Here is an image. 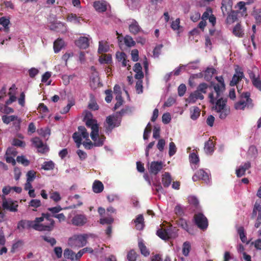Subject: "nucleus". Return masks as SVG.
I'll use <instances>...</instances> for the list:
<instances>
[{"mask_svg":"<svg viewBox=\"0 0 261 261\" xmlns=\"http://www.w3.org/2000/svg\"><path fill=\"white\" fill-rule=\"evenodd\" d=\"M89 115L91 116V114L90 113L87 114L84 117V121L86 126L91 129V137L92 140L94 141V143L89 140L88 142H84L83 144L85 148L87 149H90L92 148L94 145L96 146H101L103 144L105 137H99V126L97 122V120L92 118L88 117Z\"/></svg>","mask_w":261,"mask_h":261,"instance_id":"nucleus-1","label":"nucleus"},{"mask_svg":"<svg viewBox=\"0 0 261 261\" xmlns=\"http://www.w3.org/2000/svg\"><path fill=\"white\" fill-rule=\"evenodd\" d=\"M42 222V218H36L34 221L26 220L25 226L28 229L32 228L38 231H45L50 229L49 226H43V224H40Z\"/></svg>","mask_w":261,"mask_h":261,"instance_id":"nucleus-2","label":"nucleus"},{"mask_svg":"<svg viewBox=\"0 0 261 261\" xmlns=\"http://www.w3.org/2000/svg\"><path fill=\"white\" fill-rule=\"evenodd\" d=\"M2 207L4 210L11 212H17L18 211V202L13 200L11 198L7 199L5 196L2 197Z\"/></svg>","mask_w":261,"mask_h":261,"instance_id":"nucleus-3","label":"nucleus"},{"mask_svg":"<svg viewBox=\"0 0 261 261\" xmlns=\"http://www.w3.org/2000/svg\"><path fill=\"white\" fill-rule=\"evenodd\" d=\"M195 224L198 228L205 230L208 226V220L206 217L201 213L195 214L194 216Z\"/></svg>","mask_w":261,"mask_h":261,"instance_id":"nucleus-4","label":"nucleus"},{"mask_svg":"<svg viewBox=\"0 0 261 261\" xmlns=\"http://www.w3.org/2000/svg\"><path fill=\"white\" fill-rule=\"evenodd\" d=\"M106 123L108 126L106 128L107 133H111L113 129L116 127H118L120 125L121 119H118L116 116L110 115L107 117Z\"/></svg>","mask_w":261,"mask_h":261,"instance_id":"nucleus-5","label":"nucleus"},{"mask_svg":"<svg viewBox=\"0 0 261 261\" xmlns=\"http://www.w3.org/2000/svg\"><path fill=\"white\" fill-rule=\"evenodd\" d=\"M211 86H213V88L216 93V96L215 97L213 93L211 92L208 94V98H210V102L214 104L215 102V99L219 98L221 93L225 90V85L222 84L221 85L218 84H212Z\"/></svg>","mask_w":261,"mask_h":261,"instance_id":"nucleus-6","label":"nucleus"},{"mask_svg":"<svg viewBox=\"0 0 261 261\" xmlns=\"http://www.w3.org/2000/svg\"><path fill=\"white\" fill-rule=\"evenodd\" d=\"M244 75L242 68L239 65L235 66V73L233 74L232 80L230 82V86H234L244 78Z\"/></svg>","mask_w":261,"mask_h":261,"instance_id":"nucleus-7","label":"nucleus"},{"mask_svg":"<svg viewBox=\"0 0 261 261\" xmlns=\"http://www.w3.org/2000/svg\"><path fill=\"white\" fill-rule=\"evenodd\" d=\"M257 214H258V216L257 217L256 222L254 224V226L256 228L259 227L261 224V205L255 202L251 214V219H254L256 217Z\"/></svg>","mask_w":261,"mask_h":261,"instance_id":"nucleus-8","label":"nucleus"},{"mask_svg":"<svg viewBox=\"0 0 261 261\" xmlns=\"http://www.w3.org/2000/svg\"><path fill=\"white\" fill-rule=\"evenodd\" d=\"M87 222V217L83 214H77L71 220L72 224L76 226H82Z\"/></svg>","mask_w":261,"mask_h":261,"instance_id":"nucleus-9","label":"nucleus"},{"mask_svg":"<svg viewBox=\"0 0 261 261\" xmlns=\"http://www.w3.org/2000/svg\"><path fill=\"white\" fill-rule=\"evenodd\" d=\"M192 179L194 181L202 180L207 182L209 181V176L203 169H200L193 176Z\"/></svg>","mask_w":261,"mask_h":261,"instance_id":"nucleus-10","label":"nucleus"},{"mask_svg":"<svg viewBox=\"0 0 261 261\" xmlns=\"http://www.w3.org/2000/svg\"><path fill=\"white\" fill-rule=\"evenodd\" d=\"M163 168V163L162 162L153 161L151 163L149 170L151 173L156 175Z\"/></svg>","mask_w":261,"mask_h":261,"instance_id":"nucleus-11","label":"nucleus"},{"mask_svg":"<svg viewBox=\"0 0 261 261\" xmlns=\"http://www.w3.org/2000/svg\"><path fill=\"white\" fill-rule=\"evenodd\" d=\"M251 167V164L249 161L246 162L240 166V167L236 170V174L237 176L238 177H241L245 175V172L249 169Z\"/></svg>","mask_w":261,"mask_h":261,"instance_id":"nucleus-12","label":"nucleus"},{"mask_svg":"<svg viewBox=\"0 0 261 261\" xmlns=\"http://www.w3.org/2000/svg\"><path fill=\"white\" fill-rule=\"evenodd\" d=\"M75 43L80 48L86 49L89 46V39L86 37H80Z\"/></svg>","mask_w":261,"mask_h":261,"instance_id":"nucleus-13","label":"nucleus"},{"mask_svg":"<svg viewBox=\"0 0 261 261\" xmlns=\"http://www.w3.org/2000/svg\"><path fill=\"white\" fill-rule=\"evenodd\" d=\"M87 235H79L74 238V244L79 247H83L87 243Z\"/></svg>","mask_w":261,"mask_h":261,"instance_id":"nucleus-14","label":"nucleus"},{"mask_svg":"<svg viewBox=\"0 0 261 261\" xmlns=\"http://www.w3.org/2000/svg\"><path fill=\"white\" fill-rule=\"evenodd\" d=\"M232 2L231 0H222L221 10L224 15L228 14L232 10Z\"/></svg>","mask_w":261,"mask_h":261,"instance_id":"nucleus-15","label":"nucleus"},{"mask_svg":"<svg viewBox=\"0 0 261 261\" xmlns=\"http://www.w3.org/2000/svg\"><path fill=\"white\" fill-rule=\"evenodd\" d=\"M204 98L203 95L199 91L196 90L193 93H192L186 101L189 103H194L197 99H199L202 100Z\"/></svg>","mask_w":261,"mask_h":261,"instance_id":"nucleus-16","label":"nucleus"},{"mask_svg":"<svg viewBox=\"0 0 261 261\" xmlns=\"http://www.w3.org/2000/svg\"><path fill=\"white\" fill-rule=\"evenodd\" d=\"M226 102L227 101L223 100L222 98H219L216 102V105L213 108L214 110L216 112H218L227 108Z\"/></svg>","mask_w":261,"mask_h":261,"instance_id":"nucleus-17","label":"nucleus"},{"mask_svg":"<svg viewBox=\"0 0 261 261\" xmlns=\"http://www.w3.org/2000/svg\"><path fill=\"white\" fill-rule=\"evenodd\" d=\"M137 230H141L144 227V218L142 215H139L134 220Z\"/></svg>","mask_w":261,"mask_h":261,"instance_id":"nucleus-18","label":"nucleus"},{"mask_svg":"<svg viewBox=\"0 0 261 261\" xmlns=\"http://www.w3.org/2000/svg\"><path fill=\"white\" fill-rule=\"evenodd\" d=\"M15 89L16 86L14 84L10 88L9 92L8 93L10 98L6 101L5 103L6 105H9L16 100V97L14 95V92H13Z\"/></svg>","mask_w":261,"mask_h":261,"instance_id":"nucleus-19","label":"nucleus"},{"mask_svg":"<svg viewBox=\"0 0 261 261\" xmlns=\"http://www.w3.org/2000/svg\"><path fill=\"white\" fill-rule=\"evenodd\" d=\"M215 144L212 140L205 142L204 149L206 154H212L214 151Z\"/></svg>","mask_w":261,"mask_h":261,"instance_id":"nucleus-20","label":"nucleus"},{"mask_svg":"<svg viewBox=\"0 0 261 261\" xmlns=\"http://www.w3.org/2000/svg\"><path fill=\"white\" fill-rule=\"evenodd\" d=\"M172 180L171 176L169 172H165L162 175V181L165 188H167L170 185Z\"/></svg>","mask_w":261,"mask_h":261,"instance_id":"nucleus-21","label":"nucleus"},{"mask_svg":"<svg viewBox=\"0 0 261 261\" xmlns=\"http://www.w3.org/2000/svg\"><path fill=\"white\" fill-rule=\"evenodd\" d=\"M37 218H42V221L44 220V219H46L47 220H48L50 222L49 225H43V226H49L50 229L49 230H46L45 231H50L53 228V227L54 226L55 221L54 220L50 218V214L49 213H42V216L40 217H37Z\"/></svg>","mask_w":261,"mask_h":261,"instance_id":"nucleus-22","label":"nucleus"},{"mask_svg":"<svg viewBox=\"0 0 261 261\" xmlns=\"http://www.w3.org/2000/svg\"><path fill=\"white\" fill-rule=\"evenodd\" d=\"M141 30L138 23L135 20H133L132 23L129 25L130 32L134 35L138 34L141 31Z\"/></svg>","mask_w":261,"mask_h":261,"instance_id":"nucleus-23","label":"nucleus"},{"mask_svg":"<svg viewBox=\"0 0 261 261\" xmlns=\"http://www.w3.org/2000/svg\"><path fill=\"white\" fill-rule=\"evenodd\" d=\"M103 185L99 180H95L93 184V191L95 193H101L103 190Z\"/></svg>","mask_w":261,"mask_h":261,"instance_id":"nucleus-24","label":"nucleus"},{"mask_svg":"<svg viewBox=\"0 0 261 261\" xmlns=\"http://www.w3.org/2000/svg\"><path fill=\"white\" fill-rule=\"evenodd\" d=\"M93 7L99 12H103L107 10V5L105 2L96 1L93 3Z\"/></svg>","mask_w":261,"mask_h":261,"instance_id":"nucleus-25","label":"nucleus"},{"mask_svg":"<svg viewBox=\"0 0 261 261\" xmlns=\"http://www.w3.org/2000/svg\"><path fill=\"white\" fill-rule=\"evenodd\" d=\"M64 45V41L61 38H58L54 43V49L56 53L59 52Z\"/></svg>","mask_w":261,"mask_h":261,"instance_id":"nucleus-26","label":"nucleus"},{"mask_svg":"<svg viewBox=\"0 0 261 261\" xmlns=\"http://www.w3.org/2000/svg\"><path fill=\"white\" fill-rule=\"evenodd\" d=\"M36 172L34 170H30L28 172L27 174V180L26 183V188H27V186H29L30 187H32V185L31 184L36 177Z\"/></svg>","mask_w":261,"mask_h":261,"instance_id":"nucleus-27","label":"nucleus"},{"mask_svg":"<svg viewBox=\"0 0 261 261\" xmlns=\"http://www.w3.org/2000/svg\"><path fill=\"white\" fill-rule=\"evenodd\" d=\"M156 234L159 238H160L161 239H162L163 240H165V241L169 240V237H168V235H169V234H168L166 228V229H163V228L159 229L156 231Z\"/></svg>","mask_w":261,"mask_h":261,"instance_id":"nucleus-28","label":"nucleus"},{"mask_svg":"<svg viewBox=\"0 0 261 261\" xmlns=\"http://www.w3.org/2000/svg\"><path fill=\"white\" fill-rule=\"evenodd\" d=\"M18 120L19 123L20 122V120L18 119V117L15 115H11V116H7L4 115L2 116V120L3 122L5 124H8L12 121H14L15 120Z\"/></svg>","mask_w":261,"mask_h":261,"instance_id":"nucleus-29","label":"nucleus"},{"mask_svg":"<svg viewBox=\"0 0 261 261\" xmlns=\"http://www.w3.org/2000/svg\"><path fill=\"white\" fill-rule=\"evenodd\" d=\"M112 58L110 54H104L99 57V61L101 64H110L112 62Z\"/></svg>","mask_w":261,"mask_h":261,"instance_id":"nucleus-30","label":"nucleus"},{"mask_svg":"<svg viewBox=\"0 0 261 261\" xmlns=\"http://www.w3.org/2000/svg\"><path fill=\"white\" fill-rule=\"evenodd\" d=\"M228 16L226 18V21L228 23L234 22L237 19L238 14L234 11L232 10L228 13Z\"/></svg>","mask_w":261,"mask_h":261,"instance_id":"nucleus-31","label":"nucleus"},{"mask_svg":"<svg viewBox=\"0 0 261 261\" xmlns=\"http://www.w3.org/2000/svg\"><path fill=\"white\" fill-rule=\"evenodd\" d=\"M169 237V240L172 238H175L177 236V229L176 227H173L172 226H169L166 228Z\"/></svg>","mask_w":261,"mask_h":261,"instance_id":"nucleus-32","label":"nucleus"},{"mask_svg":"<svg viewBox=\"0 0 261 261\" xmlns=\"http://www.w3.org/2000/svg\"><path fill=\"white\" fill-rule=\"evenodd\" d=\"M109 49V46L108 45L107 42H104L102 41L99 42V46L98 49V52L99 54H102L108 51Z\"/></svg>","mask_w":261,"mask_h":261,"instance_id":"nucleus-33","label":"nucleus"},{"mask_svg":"<svg viewBox=\"0 0 261 261\" xmlns=\"http://www.w3.org/2000/svg\"><path fill=\"white\" fill-rule=\"evenodd\" d=\"M233 34L237 37H242L244 35L243 31L240 24H237L233 29Z\"/></svg>","mask_w":261,"mask_h":261,"instance_id":"nucleus-34","label":"nucleus"},{"mask_svg":"<svg viewBox=\"0 0 261 261\" xmlns=\"http://www.w3.org/2000/svg\"><path fill=\"white\" fill-rule=\"evenodd\" d=\"M55 163L52 161L44 162L41 168L44 170H53L55 168Z\"/></svg>","mask_w":261,"mask_h":261,"instance_id":"nucleus-35","label":"nucleus"},{"mask_svg":"<svg viewBox=\"0 0 261 261\" xmlns=\"http://www.w3.org/2000/svg\"><path fill=\"white\" fill-rule=\"evenodd\" d=\"M138 246L142 254L145 256L149 255V251L148 250L146 246L142 241L139 242Z\"/></svg>","mask_w":261,"mask_h":261,"instance_id":"nucleus-36","label":"nucleus"},{"mask_svg":"<svg viewBox=\"0 0 261 261\" xmlns=\"http://www.w3.org/2000/svg\"><path fill=\"white\" fill-rule=\"evenodd\" d=\"M64 256L65 258L73 260L75 258V253L71 249L67 248L64 251Z\"/></svg>","mask_w":261,"mask_h":261,"instance_id":"nucleus-37","label":"nucleus"},{"mask_svg":"<svg viewBox=\"0 0 261 261\" xmlns=\"http://www.w3.org/2000/svg\"><path fill=\"white\" fill-rule=\"evenodd\" d=\"M238 233L239 234L241 241L243 243H247V237L245 235L243 227L240 226L238 228Z\"/></svg>","mask_w":261,"mask_h":261,"instance_id":"nucleus-38","label":"nucleus"},{"mask_svg":"<svg viewBox=\"0 0 261 261\" xmlns=\"http://www.w3.org/2000/svg\"><path fill=\"white\" fill-rule=\"evenodd\" d=\"M200 114V109L197 107H194L193 110L191 111V118L195 120L199 117Z\"/></svg>","mask_w":261,"mask_h":261,"instance_id":"nucleus-39","label":"nucleus"},{"mask_svg":"<svg viewBox=\"0 0 261 261\" xmlns=\"http://www.w3.org/2000/svg\"><path fill=\"white\" fill-rule=\"evenodd\" d=\"M191 250V244L189 242H185L182 245V253L183 254L187 256L189 255L190 251Z\"/></svg>","mask_w":261,"mask_h":261,"instance_id":"nucleus-40","label":"nucleus"},{"mask_svg":"<svg viewBox=\"0 0 261 261\" xmlns=\"http://www.w3.org/2000/svg\"><path fill=\"white\" fill-rule=\"evenodd\" d=\"M10 23V20L4 17L0 18V24L4 27V31L5 32L8 33L9 31L8 25Z\"/></svg>","mask_w":261,"mask_h":261,"instance_id":"nucleus-41","label":"nucleus"},{"mask_svg":"<svg viewBox=\"0 0 261 261\" xmlns=\"http://www.w3.org/2000/svg\"><path fill=\"white\" fill-rule=\"evenodd\" d=\"M123 40L125 44L128 47L134 46L136 44L132 37L129 36H126Z\"/></svg>","mask_w":261,"mask_h":261,"instance_id":"nucleus-42","label":"nucleus"},{"mask_svg":"<svg viewBox=\"0 0 261 261\" xmlns=\"http://www.w3.org/2000/svg\"><path fill=\"white\" fill-rule=\"evenodd\" d=\"M188 202L193 205L196 208H198L199 201L196 197L193 196H189L188 197Z\"/></svg>","mask_w":261,"mask_h":261,"instance_id":"nucleus-43","label":"nucleus"},{"mask_svg":"<svg viewBox=\"0 0 261 261\" xmlns=\"http://www.w3.org/2000/svg\"><path fill=\"white\" fill-rule=\"evenodd\" d=\"M78 132L81 135V136L86 140L89 138V133L87 132L86 128L84 126H80L78 127Z\"/></svg>","mask_w":261,"mask_h":261,"instance_id":"nucleus-44","label":"nucleus"},{"mask_svg":"<svg viewBox=\"0 0 261 261\" xmlns=\"http://www.w3.org/2000/svg\"><path fill=\"white\" fill-rule=\"evenodd\" d=\"M137 255L138 254L134 250H130L127 253V259L128 261H136Z\"/></svg>","mask_w":261,"mask_h":261,"instance_id":"nucleus-45","label":"nucleus"},{"mask_svg":"<svg viewBox=\"0 0 261 261\" xmlns=\"http://www.w3.org/2000/svg\"><path fill=\"white\" fill-rule=\"evenodd\" d=\"M41 205V201L39 199H32L29 203V207H33L35 208H37L40 207Z\"/></svg>","mask_w":261,"mask_h":261,"instance_id":"nucleus-46","label":"nucleus"},{"mask_svg":"<svg viewBox=\"0 0 261 261\" xmlns=\"http://www.w3.org/2000/svg\"><path fill=\"white\" fill-rule=\"evenodd\" d=\"M87 250H89V252L91 253L93 251V249L91 248H85L82 250L79 251L77 254H75V259L77 260H79L80 258L82 256L83 254Z\"/></svg>","mask_w":261,"mask_h":261,"instance_id":"nucleus-47","label":"nucleus"},{"mask_svg":"<svg viewBox=\"0 0 261 261\" xmlns=\"http://www.w3.org/2000/svg\"><path fill=\"white\" fill-rule=\"evenodd\" d=\"M67 20L68 21H75V22H77L78 23H80V20H81V17H77L76 15L75 14H69L67 17Z\"/></svg>","mask_w":261,"mask_h":261,"instance_id":"nucleus-48","label":"nucleus"},{"mask_svg":"<svg viewBox=\"0 0 261 261\" xmlns=\"http://www.w3.org/2000/svg\"><path fill=\"white\" fill-rule=\"evenodd\" d=\"M32 143L37 148H40L44 144L39 137H35L32 139Z\"/></svg>","mask_w":261,"mask_h":261,"instance_id":"nucleus-49","label":"nucleus"},{"mask_svg":"<svg viewBox=\"0 0 261 261\" xmlns=\"http://www.w3.org/2000/svg\"><path fill=\"white\" fill-rule=\"evenodd\" d=\"M16 161L18 163H21L24 166H27L30 164V161L25 158V157L23 155L21 156H17L16 158Z\"/></svg>","mask_w":261,"mask_h":261,"instance_id":"nucleus-50","label":"nucleus"},{"mask_svg":"<svg viewBox=\"0 0 261 261\" xmlns=\"http://www.w3.org/2000/svg\"><path fill=\"white\" fill-rule=\"evenodd\" d=\"M189 159L190 163L194 164H197L199 162L198 155L194 152L190 154Z\"/></svg>","mask_w":261,"mask_h":261,"instance_id":"nucleus-51","label":"nucleus"},{"mask_svg":"<svg viewBox=\"0 0 261 261\" xmlns=\"http://www.w3.org/2000/svg\"><path fill=\"white\" fill-rule=\"evenodd\" d=\"M50 198L55 202H57L61 199V197L59 192L55 191L50 194Z\"/></svg>","mask_w":261,"mask_h":261,"instance_id":"nucleus-52","label":"nucleus"},{"mask_svg":"<svg viewBox=\"0 0 261 261\" xmlns=\"http://www.w3.org/2000/svg\"><path fill=\"white\" fill-rule=\"evenodd\" d=\"M176 101L175 97L170 96L169 97L167 100L165 102L164 104V107H170L172 106Z\"/></svg>","mask_w":261,"mask_h":261,"instance_id":"nucleus-53","label":"nucleus"},{"mask_svg":"<svg viewBox=\"0 0 261 261\" xmlns=\"http://www.w3.org/2000/svg\"><path fill=\"white\" fill-rule=\"evenodd\" d=\"M246 107V103L244 100H240L234 105V108L237 110H244Z\"/></svg>","mask_w":261,"mask_h":261,"instance_id":"nucleus-54","label":"nucleus"},{"mask_svg":"<svg viewBox=\"0 0 261 261\" xmlns=\"http://www.w3.org/2000/svg\"><path fill=\"white\" fill-rule=\"evenodd\" d=\"M208 87L207 84L205 83H201L197 87V91H199L200 93H206V89Z\"/></svg>","mask_w":261,"mask_h":261,"instance_id":"nucleus-55","label":"nucleus"},{"mask_svg":"<svg viewBox=\"0 0 261 261\" xmlns=\"http://www.w3.org/2000/svg\"><path fill=\"white\" fill-rule=\"evenodd\" d=\"M176 152V147L174 142H171L169 143V155L170 156H173Z\"/></svg>","mask_w":261,"mask_h":261,"instance_id":"nucleus-56","label":"nucleus"},{"mask_svg":"<svg viewBox=\"0 0 261 261\" xmlns=\"http://www.w3.org/2000/svg\"><path fill=\"white\" fill-rule=\"evenodd\" d=\"M114 222V219L112 217H106L100 219V223L101 224H111Z\"/></svg>","mask_w":261,"mask_h":261,"instance_id":"nucleus-57","label":"nucleus"},{"mask_svg":"<svg viewBox=\"0 0 261 261\" xmlns=\"http://www.w3.org/2000/svg\"><path fill=\"white\" fill-rule=\"evenodd\" d=\"M180 19L179 18H176L175 20L173 21L171 24V28L174 30H178L180 28Z\"/></svg>","mask_w":261,"mask_h":261,"instance_id":"nucleus-58","label":"nucleus"},{"mask_svg":"<svg viewBox=\"0 0 261 261\" xmlns=\"http://www.w3.org/2000/svg\"><path fill=\"white\" fill-rule=\"evenodd\" d=\"M116 99L117 100V102L115 103L114 108L115 110L119 108L122 105L123 102L121 95H116Z\"/></svg>","mask_w":261,"mask_h":261,"instance_id":"nucleus-59","label":"nucleus"},{"mask_svg":"<svg viewBox=\"0 0 261 261\" xmlns=\"http://www.w3.org/2000/svg\"><path fill=\"white\" fill-rule=\"evenodd\" d=\"M219 114V118L221 119H225L227 116L229 114L230 110L229 109L226 108L220 112H218Z\"/></svg>","mask_w":261,"mask_h":261,"instance_id":"nucleus-60","label":"nucleus"},{"mask_svg":"<svg viewBox=\"0 0 261 261\" xmlns=\"http://www.w3.org/2000/svg\"><path fill=\"white\" fill-rule=\"evenodd\" d=\"M174 212L176 215L179 217L183 216L184 214V210L179 205H177L175 207Z\"/></svg>","mask_w":261,"mask_h":261,"instance_id":"nucleus-61","label":"nucleus"},{"mask_svg":"<svg viewBox=\"0 0 261 261\" xmlns=\"http://www.w3.org/2000/svg\"><path fill=\"white\" fill-rule=\"evenodd\" d=\"M23 245V242L21 240H18L16 243L13 244L11 248V252H14L16 250L21 247Z\"/></svg>","mask_w":261,"mask_h":261,"instance_id":"nucleus-62","label":"nucleus"},{"mask_svg":"<svg viewBox=\"0 0 261 261\" xmlns=\"http://www.w3.org/2000/svg\"><path fill=\"white\" fill-rule=\"evenodd\" d=\"M186 86L185 84H180L178 88V94L179 96H182L186 91Z\"/></svg>","mask_w":261,"mask_h":261,"instance_id":"nucleus-63","label":"nucleus"},{"mask_svg":"<svg viewBox=\"0 0 261 261\" xmlns=\"http://www.w3.org/2000/svg\"><path fill=\"white\" fill-rule=\"evenodd\" d=\"M62 210L63 208L60 205H58L57 206L53 207H49L47 208V210L53 214V215L57 214Z\"/></svg>","mask_w":261,"mask_h":261,"instance_id":"nucleus-64","label":"nucleus"}]
</instances>
